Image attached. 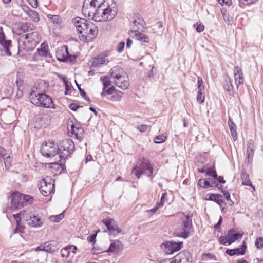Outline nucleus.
Returning <instances> with one entry per match:
<instances>
[{"instance_id":"nucleus-1","label":"nucleus","mask_w":263,"mask_h":263,"mask_svg":"<svg viewBox=\"0 0 263 263\" xmlns=\"http://www.w3.org/2000/svg\"><path fill=\"white\" fill-rule=\"evenodd\" d=\"M118 13V7L114 0H106L98 11L92 12L93 20L96 22L109 21L114 19Z\"/></svg>"},{"instance_id":"nucleus-2","label":"nucleus","mask_w":263,"mask_h":263,"mask_svg":"<svg viewBox=\"0 0 263 263\" xmlns=\"http://www.w3.org/2000/svg\"><path fill=\"white\" fill-rule=\"evenodd\" d=\"M72 22L86 42L91 41L97 36V27L92 22L79 17L73 18Z\"/></svg>"},{"instance_id":"nucleus-3","label":"nucleus","mask_w":263,"mask_h":263,"mask_svg":"<svg viewBox=\"0 0 263 263\" xmlns=\"http://www.w3.org/2000/svg\"><path fill=\"white\" fill-rule=\"evenodd\" d=\"M112 84L122 89H127L129 86V79L124 70L119 66H114L108 72Z\"/></svg>"},{"instance_id":"nucleus-4","label":"nucleus","mask_w":263,"mask_h":263,"mask_svg":"<svg viewBox=\"0 0 263 263\" xmlns=\"http://www.w3.org/2000/svg\"><path fill=\"white\" fill-rule=\"evenodd\" d=\"M154 166L150 163L148 159L145 158H140L137 160L136 165L132 171L134 174L139 179L142 174H144L150 178L152 181Z\"/></svg>"},{"instance_id":"nucleus-5","label":"nucleus","mask_w":263,"mask_h":263,"mask_svg":"<svg viewBox=\"0 0 263 263\" xmlns=\"http://www.w3.org/2000/svg\"><path fill=\"white\" fill-rule=\"evenodd\" d=\"M181 225L174 232V234L178 237L187 238L192 231V215L184 213L180 214Z\"/></svg>"},{"instance_id":"nucleus-6","label":"nucleus","mask_w":263,"mask_h":263,"mask_svg":"<svg viewBox=\"0 0 263 263\" xmlns=\"http://www.w3.org/2000/svg\"><path fill=\"white\" fill-rule=\"evenodd\" d=\"M9 199L10 203L9 207L12 210H18L28 204H31L33 201V197L18 192H13Z\"/></svg>"},{"instance_id":"nucleus-7","label":"nucleus","mask_w":263,"mask_h":263,"mask_svg":"<svg viewBox=\"0 0 263 263\" xmlns=\"http://www.w3.org/2000/svg\"><path fill=\"white\" fill-rule=\"evenodd\" d=\"M21 29L26 34L21 35L18 40V46L26 51L33 49V32L32 29H29L27 23L23 24L21 26Z\"/></svg>"},{"instance_id":"nucleus-8","label":"nucleus","mask_w":263,"mask_h":263,"mask_svg":"<svg viewBox=\"0 0 263 263\" xmlns=\"http://www.w3.org/2000/svg\"><path fill=\"white\" fill-rule=\"evenodd\" d=\"M106 2V0H84L82 12L85 15L91 16L92 12L98 11L99 9Z\"/></svg>"},{"instance_id":"nucleus-9","label":"nucleus","mask_w":263,"mask_h":263,"mask_svg":"<svg viewBox=\"0 0 263 263\" xmlns=\"http://www.w3.org/2000/svg\"><path fill=\"white\" fill-rule=\"evenodd\" d=\"M61 159H65L69 156L75 149V146L73 141L69 138L62 140L58 145Z\"/></svg>"},{"instance_id":"nucleus-10","label":"nucleus","mask_w":263,"mask_h":263,"mask_svg":"<svg viewBox=\"0 0 263 263\" xmlns=\"http://www.w3.org/2000/svg\"><path fill=\"white\" fill-rule=\"evenodd\" d=\"M42 154L46 157H53L56 155L59 154V146L53 142L46 141L43 145L41 149Z\"/></svg>"},{"instance_id":"nucleus-11","label":"nucleus","mask_w":263,"mask_h":263,"mask_svg":"<svg viewBox=\"0 0 263 263\" xmlns=\"http://www.w3.org/2000/svg\"><path fill=\"white\" fill-rule=\"evenodd\" d=\"M54 186L51 178L46 177L40 181L39 189L43 196H47L53 191Z\"/></svg>"},{"instance_id":"nucleus-12","label":"nucleus","mask_w":263,"mask_h":263,"mask_svg":"<svg viewBox=\"0 0 263 263\" xmlns=\"http://www.w3.org/2000/svg\"><path fill=\"white\" fill-rule=\"evenodd\" d=\"M36 97H37V101L34 104L36 106L46 108L55 109L56 108L50 96L44 93H38L37 95H36Z\"/></svg>"},{"instance_id":"nucleus-13","label":"nucleus","mask_w":263,"mask_h":263,"mask_svg":"<svg viewBox=\"0 0 263 263\" xmlns=\"http://www.w3.org/2000/svg\"><path fill=\"white\" fill-rule=\"evenodd\" d=\"M56 57L58 60L61 62H73L76 59L74 55L70 54L68 50V46H63L59 48L56 52Z\"/></svg>"},{"instance_id":"nucleus-14","label":"nucleus","mask_w":263,"mask_h":263,"mask_svg":"<svg viewBox=\"0 0 263 263\" xmlns=\"http://www.w3.org/2000/svg\"><path fill=\"white\" fill-rule=\"evenodd\" d=\"M100 81L102 82L103 85L101 96L104 97L106 95L112 94L115 90V88L114 86H111L112 80L110 79V75L108 74V76L101 77Z\"/></svg>"},{"instance_id":"nucleus-15","label":"nucleus","mask_w":263,"mask_h":263,"mask_svg":"<svg viewBox=\"0 0 263 263\" xmlns=\"http://www.w3.org/2000/svg\"><path fill=\"white\" fill-rule=\"evenodd\" d=\"M13 216L16 219L17 222L18 221V219L20 220L21 218H22L26 222L28 225L33 226V220L32 219L33 217V214L32 208H29L27 210L21 211L19 214L13 215Z\"/></svg>"},{"instance_id":"nucleus-16","label":"nucleus","mask_w":263,"mask_h":263,"mask_svg":"<svg viewBox=\"0 0 263 263\" xmlns=\"http://www.w3.org/2000/svg\"><path fill=\"white\" fill-rule=\"evenodd\" d=\"M102 222L106 226L109 235L116 236L121 232V230L113 219L109 218L103 219Z\"/></svg>"},{"instance_id":"nucleus-17","label":"nucleus","mask_w":263,"mask_h":263,"mask_svg":"<svg viewBox=\"0 0 263 263\" xmlns=\"http://www.w3.org/2000/svg\"><path fill=\"white\" fill-rule=\"evenodd\" d=\"M48 45L45 42L41 44L40 47L37 49L36 52L34 54V61L44 60L48 56Z\"/></svg>"},{"instance_id":"nucleus-18","label":"nucleus","mask_w":263,"mask_h":263,"mask_svg":"<svg viewBox=\"0 0 263 263\" xmlns=\"http://www.w3.org/2000/svg\"><path fill=\"white\" fill-rule=\"evenodd\" d=\"M173 259L175 263H191L192 262L191 255L187 251L180 252Z\"/></svg>"},{"instance_id":"nucleus-19","label":"nucleus","mask_w":263,"mask_h":263,"mask_svg":"<svg viewBox=\"0 0 263 263\" xmlns=\"http://www.w3.org/2000/svg\"><path fill=\"white\" fill-rule=\"evenodd\" d=\"M165 247V251L167 254H173L175 252L178 251L182 247L183 242H176L173 241L166 242L163 243Z\"/></svg>"},{"instance_id":"nucleus-20","label":"nucleus","mask_w":263,"mask_h":263,"mask_svg":"<svg viewBox=\"0 0 263 263\" xmlns=\"http://www.w3.org/2000/svg\"><path fill=\"white\" fill-rule=\"evenodd\" d=\"M111 60V58L108 55L104 53H102L94 58L92 65L94 67H99L103 65H106Z\"/></svg>"},{"instance_id":"nucleus-21","label":"nucleus","mask_w":263,"mask_h":263,"mask_svg":"<svg viewBox=\"0 0 263 263\" xmlns=\"http://www.w3.org/2000/svg\"><path fill=\"white\" fill-rule=\"evenodd\" d=\"M11 43L10 40H5V35L2 27L0 26V44L3 47L5 52L8 56H11V53L9 49Z\"/></svg>"},{"instance_id":"nucleus-22","label":"nucleus","mask_w":263,"mask_h":263,"mask_svg":"<svg viewBox=\"0 0 263 263\" xmlns=\"http://www.w3.org/2000/svg\"><path fill=\"white\" fill-rule=\"evenodd\" d=\"M198 94L197 97V101L199 103H202L204 101V86L203 85V81L200 77H198Z\"/></svg>"},{"instance_id":"nucleus-23","label":"nucleus","mask_w":263,"mask_h":263,"mask_svg":"<svg viewBox=\"0 0 263 263\" xmlns=\"http://www.w3.org/2000/svg\"><path fill=\"white\" fill-rule=\"evenodd\" d=\"M234 74L235 83L237 86V88H238L239 85L243 84L244 82V79L241 69L238 66L234 67Z\"/></svg>"},{"instance_id":"nucleus-24","label":"nucleus","mask_w":263,"mask_h":263,"mask_svg":"<svg viewBox=\"0 0 263 263\" xmlns=\"http://www.w3.org/2000/svg\"><path fill=\"white\" fill-rule=\"evenodd\" d=\"M71 133L74 135L76 139L81 140L83 138L84 130L79 125L72 124L71 126Z\"/></svg>"},{"instance_id":"nucleus-25","label":"nucleus","mask_w":263,"mask_h":263,"mask_svg":"<svg viewBox=\"0 0 263 263\" xmlns=\"http://www.w3.org/2000/svg\"><path fill=\"white\" fill-rule=\"evenodd\" d=\"M246 155L247 158L245 160V162L249 164L250 160L252 159L254 155V142L252 139L249 140L247 142Z\"/></svg>"},{"instance_id":"nucleus-26","label":"nucleus","mask_w":263,"mask_h":263,"mask_svg":"<svg viewBox=\"0 0 263 263\" xmlns=\"http://www.w3.org/2000/svg\"><path fill=\"white\" fill-rule=\"evenodd\" d=\"M227 235L229 239V245H231L235 241L241 239L243 233L241 234L234 229H231L228 231Z\"/></svg>"},{"instance_id":"nucleus-27","label":"nucleus","mask_w":263,"mask_h":263,"mask_svg":"<svg viewBox=\"0 0 263 263\" xmlns=\"http://www.w3.org/2000/svg\"><path fill=\"white\" fill-rule=\"evenodd\" d=\"M46 117L44 115L36 116L35 118L34 128H40L46 127L48 125Z\"/></svg>"},{"instance_id":"nucleus-28","label":"nucleus","mask_w":263,"mask_h":263,"mask_svg":"<svg viewBox=\"0 0 263 263\" xmlns=\"http://www.w3.org/2000/svg\"><path fill=\"white\" fill-rule=\"evenodd\" d=\"M49 87L48 83L44 80H40L35 86L36 92L43 93L46 92Z\"/></svg>"},{"instance_id":"nucleus-29","label":"nucleus","mask_w":263,"mask_h":263,"mask_svg":"<svg viewBox=\"0 0 263 263\" xmlns=\"http://www.w3.org/2000/svg\"><path fill=\"white\" fill-rule=\"evenodd\" d=\"M122 248V243L119 240H111V243L107 250V252H118Z\"/></svg>"},{"instance_id":"nucleus-30","label":"nucleus","mask_w":263,"mask_h":263,"mask_svg":"<svg viewBox=\"0 0 263 263\" xmlns=\"http://www.w3.org/2000/svg\"><path fill=\"white\" fill-rule=\"evenodd\" d=\"M130 35L132 37H135L136 40L143 42L148 43L149 41V37L147 36L136 30L131 31Z\"/></svg>"},{"instance_id":"nucleus-31","label":"nucleus","mask_w":263,"mask_h":263,"mask_svg":"<svg viewBox=\"0 0 263 263\" xmlns=\"http://www.w3.org/2000/svg\"><path fill=\"white\" fill-rule=\"evenodd\" d=\"M228 125L231 132V136L234 141L237 139V134L236 132V125L233 121L232 118L229 117Z\"/></svg>"},{"instance_id":"nucleus-32","label":"nucleus","mask_w":263,"mask_h":263,"mask_svg":"<svg viewBox=\"0 0 263 263\" xmlns=\"http://www.w3.org/2000/svg\"><path fill=\"white\" fill-rule=\"evenodd\" d=\"M46 246V252L53 253L59 250L58 244L55 241H50L45 243Z\"/></svg>"},{"instance_id":"nucleus-33","label":"nucleus","mask_w":263,"mask_h":263,"mask_svg":"<svg viewBox=\"0 0 263 263\" xmlns=\"http://www.w3.org/2000/svg\"><path fill=\"white\" fill-rule=\"evenodd\" d=\"M222 196L219 194H211L209 197V200L213 201L216 202L220 206L223 202V200L222 199Z\"/></svg>"},{"instance_id":"nucleus-34","label":"nucleus","mask_w":263,"mask_h":263,"mask_svg":"<svg viewBox=\"0 0 263 263\" xmlns=\"http://www.w3.org/2000/svg\"><path fill=\"white\" fill-rule=\"evenodd\" d=\"M241 177L242 179V184L246 186H252L253 190H255V188L252 186L251 181L249 178L248 174L246 172L242 171L241 174Z\"/></svg>"},{"instance_id":"nucleus-35","label":"nucleus","mask_w":263,"mask_h":263,"mask_svg":"<svg viewBox=\"0 0 263 263\" xmlns=\"http://www.w3.org/2000/svg\"><path fill=\"white\" fill-rule=\"evenodd\" d=\"M50 165V168L54 169L57 171H59L60 173H61L66 170L65 166L63 165L61 163H59L58 162L51 163Z\"/></svg>"},{"instance_id":"nucleus-36","label":"nucleus","mask_w":263,"mask_h":263,"mask_svg":"<svg viewBox=\"0 0 263 263\" xmlns=\"http://www.w3.org/2000/svg\"><path fill=\"white\" fill-rule=\"evenodd\" d=\"M133 28H135V26H136V29L140 30L141 29L144 28L145 22L142 18L138 17L137 19L133 21Z\"/></svg>"},{"instance_id":"nucleus-37","label":"nucleus","mask_w":263,"mask_h":263,"mask_svg":"<svg viewBox=\"0 0 263 263\" xmlns=\"http://www.w3.org/2000/svg\"><path fill=\"white\" fill-rule=\"evenodd\" d=\"M223 87L224 89L227 91L230 95H231L232 92L233 86L231 79L229 77L226 78Z\"/></svg>"},{"instance_id":"nucleus-38","label":"nucleus","mask_w":263,"mask_h":263,"mask_svg":"<svg viewBox=\"0 0 263 263\" xmlns=\"http://www.w3.org/2000/svg\"><path fill=\"white\" fill-rule=\"evenodd\" d=\"M247 249V245L245 241H243L240 248L234 249L235 255H243L245 253Z\"/></svg>"},{"instance_id":"nucleus-39","label":"nucleus","mask_w":263,"mask_h":263,"mask_svg":"<svg viewBox=\"0 0 263 263\" xmlns=\"http://www.w3.org/2000/svg\"><path fill=\"white\" fill-rule=\"evenodd\" d=\"M42 27L39 26L37 28L36 31H34V42L36 44H38L41 39V36L39 32V31H41Z\"/></svg>"},{"instance_id":"nucleus-40","label":"nucleus","mask_w":263,"mask_h":263,"mask_svg":"<svg viewBox=\"0 0 263 263\" xmlns=\"http://www.w3.org/2000/svg\"><path fill=\"white\" fill-rule=\"evenodd\" d=\"M64 218L63 213L57 215H52L49 217V220L54 222H58Z\"/></svg>"},{"instance_id":"nucleus-41","label":"nucleus","mask_w":263,"mask_h":263,"mask_svg":"<svg viewBox=\"0 0 263 263\" xmlns=\"http://www.w3.org/2000/svg\"><path fill=\"white\" fill-rule=\"evenodd\" d=\"M67 246L64 247L61 250V256L63 258H68L71 254V251L69 250Z\"/></svg>"},{"instance_id":"nucleus-42","label":"nucleus","mask_w":263,"mask_h":263,"mask_svg":"<svg viewBox=\"0 0 263 263\" xmlns=\"http://www.w3.org/2000/svg\"><path fill=\"white\" fill-rule=\"evenodd\" d=\"M166 139V137L164 135H158L154 138V142L156 143H161L164 142Z\"/></svg>"},{"instance_id":"nucleus-43","label":"nucleus","mask_w":263,"mask_h":263,"mask_svg":"<svg viewBox=\"0 0 263 263\" xmlns=\"http://www.w3.org/2000/svg\"><path fill=\"white\" fill-rule=\"evenodd\" d=\"M3 160L4 162L5 167L7 169H8L11 166V162L12 160V158L9 155H8L6 157H4V158L3 159Z\"/></svg>"},{"instance_id":"nucleus-44","label":"nucleus","mask_w":263,"mask_h":263,"mask_svg":"<svg viewBox=\"0 0 263 263\" xmlns=\"http://www.w3.org/2000/svg\"><path fill=\"white\" fill-rule=\"evenodd\" d=\"M43 224V220L40 217L34 215V227H41Z\"/></svg>"},{"instance_id":"nucleus-45","label":"nucleus","mask_w":263,"mask_h":263,"mask_svg":"<svg viewBox=\"0 0 263 263\" xmlns=\"http://www.w3.org/2000/svg\"><path fill=\"white\" fill-rule=\"evenodd\" d=\"M255 245L257 248L261 249L263 247V238L257 237L255 240Z\"/></svg>"},{"instance_id":"nucleus-46","label":"nucleus","mask_w":263,"mask_h":263,"mask_svg":"<svg viewBox=\"0 0 263 263\" xmlns=\"http://www.w3.org/2000/svg\"><path fill=\"white\" fill-rule=\"evenodd\" d=\"M206 175L210 176L213 178L217 177V175L215 170L208 169L206 171Z\"/></svg>"},{"instance_id":"nucleus-47","label":"nucleus","mask_w":263,"mask_h":263,"mask_svg":"<svg viewBox=\"0 0 263 263\" xmlns=\"http://www.w3.org/2000/svg\"><path fill=\"white\" fill-rule=\"evenodd\" d=\"M76 83L77 86L79 90L81 96L83 98H84L86 100L89 101V99L88 98L86 97V93L82 89H81L80 85H79L77 83L76 81Z\"/></svg>"},{"instance_id":"nucleus-48","label":"nucleus","mask_w":263,"mask_h":263,"mask_svg":"<svg viewBox=\"0 0 263 263\" xmlns=\"http://www.w3.org/2000/svg\"><path fill=\"white\" fill-rule=\"evenodd\" d=\"M219 241L220 243L226 245L227 243L229 245V239H228V235L226 236H222L219 237Z\"/></svg>"},{"instance_id":"nucleus-49","label":"nucleus","mask_w":263,"mask_h":263,"mask_svg":"<svg viewBox=\"0 0 263 263\" xmlns=\"http://www.w3.org/2000/svg\"><path fill=\"white\" fill-rule=\"evenodd\" d=\"M125 46V43L123 41L120 42L118 43L117 48L116 50L118 52L121 53L123 52L124 48Z\"/></svg>"},{"instance_id":"nucleus-50","label":"nucleus","mask_w":263,"mask_h":263,"mask_svg":"<svg viewBox=\"0 0 263 263\" xmlns=\"http://www.w3.org/2000/svg\"><path fill=\"white\" fill-rule=\"evenodd\" d=\"M97 232H96V233L95 234H93L87 237V240L90 243H91L92 244H94L95 243Z\"/></svg>"},{"instance_id":"nucleus-51","label":"nucleus","mask_w":263,"mask_h":263,"mask_svg":"<svg viewBox=\"0 0 263 263\" xmlns=\"http://www.w3.org/2000/svg\"><path fill=\"white\" fill-rule=\"evenodd\" d=\"M122 94V93L121 91H119L118 93L113 95L110 100L112 101H120Z\"/></svg>"},{"instance_id":"nucleus-52","label":"nucleus","mask_w":263,"mask_h":263,"mask_svg":"<svg viewBox=\"0 0 263 263\" xmlns=\"http://www.w3.org/2000/svg\"><path fill=\"white\" fill-rule=\"evenodd\" d=\"M222 192L223 194V195L224 196L227 200L230 201L231 203H230V205H231V204H233V201H231L230 199V194L228 192V191L222 190Z\"/></svg>"},{"instance_id":"nucleus-53","label":"nucleus","mask_w":263,"mask_h":263,"mask_svg":"<svg viewBox=\"0 0 263 263\" xmlns=\"http://www.w3.org/2000/svg\"><path fill=\"white\" fill-rule=\"evenodd\" d=\"M217 1L221 5L226 4V5L229 6H231L232 3L231 0H217Z\"/></svg>"},{"instance_id":"nucleus-54","label":"nucleus","mask_w":263,"mask_h":263,"mask_svg":"<svg viewBox=\"0 0 263 263\" xmlns=\"http://www.w3.org/2000/svg\"><path fill=\"white\" fill-rule=\"evenodd\" d=\"M67 247H68V249L69 250L71 251V254H72L73 256L77 250V247L74 245H68Z\"/></svg>"},{"instance_id":"nucleus-55","label":"nucleus","mask_w":263,"mask_h":263,"mask_svg":"<svg viewBox=\"0 0 263 263\" xmlns=\"http://www.w3.org/2000/svg\"><path fill=\"white\" fill-rule=\"evenodd\" d=\"M210 181H212V179H211V178L204 179L205 188H209V187H213V185H211Z\"/></svg>"},{"instance_id":"nucleus-56","label":"nucleus","mask_w":263,"mask_h":263,"mask_svg":"<svg viewBox=\"0 0 263 263\" xmlns=\"http://www.w3.org/2000/svg\"><path fill=\"white\" fill-rule=\"evenodd\" d=\"M45 250H46V246H45V243H43V244H42L40 246H38L35 250V251L36 252H38L39 251H45Z\"/></svg>"},{"instance_id":"nucleus-57","label":"nucleus","mask_w":263,"mask_h":263,"mask_svg":"<svg viewBox=\"0 0 263 263\" xmlns=\"http://www.w3.org/2000/svg\"><path fill=\"white\" fill-rule=\"evenodd\" d=\"M204 29V26L203 24H200L197 25V27L196 28V30L197 32H202Z\"/></svg>"},{"instance_id":"nucleus-58","label":"nucleus","mask_w":263,"mask_h":263,"mask_svg":"<svg viewBox=\"0 0 263 263\" xmlns=\"http://www.w3.org/2000/svg\"><path fill=\"white\" fill-rule=\"evenodd\" d=\"M148 128V126L146 125H141L138 127V130L141 132H145Z\"/></svg>"},{"instance_id":"nucleus-59","label":"nucleus","mask_w":263,"mask_h":263,"mask_svg":"<svg viewBox=\"0 0 263 263\" xmlns=\"http://www.w3.org/2000/svg\"><path fill=\"white\" fill-rule=\"evenodd\" d=\"M69 107L71 110L73 111H76L78 108L80 107V106H78V105L74 103H71L69 105Z\"/></svg>"},{"instance_id":"nucleus-60","label":"nucleus","mask_w":263,"mask_h":263,"mask_svg":"<svg viewBox=\"0 0 263 263\" xmlns=\"http://www.w3.org/2000/svg\"><path fill=\"white\" fill-rule=\"evenodd\" d=\"M8 155L6 153V150L3 148H0V157L2 159H4V157H6Z\"/></svg>"},{"instance_id":"nucleus-61","label":"nucleus","mask_w":263,"mask_h":263,"mask_svg":"<svg viewBox=\"0 0 263 263\" xmlns=\"http://www.w3.org/2000/svg\"><path fill=\"white\" fill-rule=\"evenodd\" d=\"M198 185L200 187L205 188L204 179H200L198 182Z\"/></svg>"},{"instance_id":"nucleus-62","label":"nucleus","mask_w":263,"mask_h":263,"mask_svg":"<svg viewBox=\"0 0 263 263\" xmlns=\"http://www.w3.org/2000/svg\"><path fill=\"white\" fill-rule=\"evenodd\" d=\"M158 210V207L155 205V206L150 210L146 211V212L148 213H151L152 214L155 213L157 210Z\"/></svg>"},{"instance_id":"nucleus-63","label":"nucleus","mask_w":263,"mask_h":263,"mask_svg":"<svg viewBox=\"0 0 263 263\" xmlns=\"http://www.w3.org/2000/svg\"><path fill=\"white\" fill-rule=\"evenodd\" d=\"M215 179H217L218 182L220 183H225L226 181L223 178V176H217V178H215Z\"/></svg>"},{"instance_id":"nucleus-64","label":"nucleus","mask_w":263,"mask_h":263,"mask_svg":"<svg viewBox=\"0 0 263 263\" xmlns=\"http://www.w3.org/2000/svg\"><path fill=\"white\" fill-rule=\"evenodd\" d=\"M160 263H175V262L173 258H171V259H167L163 260L161 261Z\"/></svg>"}]
</instances>
